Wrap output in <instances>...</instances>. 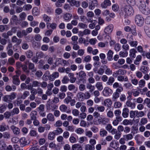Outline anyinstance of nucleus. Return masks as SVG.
I'll return each instance as SVG.
<instances>
[{
	"mask_svg": "<svg viewBox=\"0 0 150 150\" xmlns=\"http://www.w3.org/2000/svg\"><path fill=\"white\" fill-rule=\"evenodd\" d=\"M119 8V6L117 4H113L112 6V9L115 12L117 11L118 10Z\"/></svg>",
	"mask_w": 150,
	"mask_h": 150,
	"instance_id": "338daca9",
	"label": "nucleus"
},
{
	"mask_svg": "<svg viewBox=\"0 0 150 150\" xmlns=\"http://www.w3.org/2000/svg\"><path fill=\"white\" fill-rule=\"evenodd\" d=\"M78 26L80 28L82 29H85L87 28V25L82 23H79L78 24Z\"/></svg>",
	"mask_w": 150,
	"mask_h": 150,
	"instance_id": "774afa93",
	"label": "nucleus"
},
{
	"mask_svg": "<svg viewBox=\"0 0 150 150\" xmlns=\"http://www.w3.org/2000/svg\"><path fill=\"white\" fill-rule=\"evenodd\" d=\"M68 76L70 78L69 81L71 83H74L76 80V78L74 77V74L73 73H70L68 74Z\"/></svg>",
	"mask_w": 150,
	"mask_h": 150,
	"instance_id": "f3484780",
	"label": "nucleus"
},
{
	"mask_svg": "<svg viewBox=\"0 0 150 150\" xmlns=\"http://www.w3.org/2000/svg\"><path fill=\"white\" fill-rule=\"evenodd\" d=\"M95 87L99 91H102L103 88V83L100 82H96L95 84Z\"/></svg>",
	"mask_w": 150,
	"mask_h": 150,
	"instance_id": "412c9836",
	"label": "nucleus"
},
{
	"mask_svg": "<svg viewBox=\"0 0 150 150\" xmlns=\"http://www.w3.org/2000/svg\"><path fill=\"white\" fill-rule=\"evenodd\" d=\"M19 110L18 108H14L11 111V113L13 115L18 114L19 113Z\"/></svg>",
	"mask_w": 150,
	"mask_h": 150,
	"instance_id": "de8ad7c7",
	"label": "nucleus"
},
{
	"mask_svg": "<svg viewBox=\"0 0 150 150\" xmlns=\"http://www.w3.org/2000/svg\"><path fill=\"white\" fill-rule=\"evenodd\" d=\"M72 150H82V148L81 145L79 144H76L72 146Z\"/></svg>",
	"mask_w": 150,
	"mask_h": 150,
	"instance_id": "5701e85b",
	"label": "nucleus"
},
{
	"mask_svg": "<svg viewBox=\"0 0 150 150\" xmlns=\"http://www.w3.org/2000/svg\"><path fill=\"white\" fill-rule=\"evenodd\" d=\"M19 17L21 20H24L26 16V14L24 12H23L19 14Z\"/></svg>",
	"mask_w": 150,
	"mask_h": 150,
	"instance_id": "052dcab7",
	"label": "nucleus"
},
{
	"mask_svg": "<svg viewBox=\"0 0 150 150\" xmlns=\"http://www.w3.org/2000/svg\"><path fill=\"white\" fill-rule=\"evenodd\" d=\"M144 31L147 36L150 38V28L145 26L144 27Z\"/></svg>",
	"mask_w": 150,
	"mask_h": 150,
	"instance_id": "a19ab883",
	"label": "nucleus"
},
{
	"mask_svg": "<svg viewBox=\"0 0 150 150\" xmlns=\"http://www.w3.org/2000/svg\"><path fill=\"white\" fill-rule=\"evenodd\" d=\"M115 79L112 77H110L108 79V81L107 82V84L108 85L111 86L114 82Z\"/></svg>",
	"mask_w": 150,
	"mask_h": 150,
	"instance_id": "8fccbe9b",
	"label": "nucleus"
},
{
	"mask_svg": "<svg viewBox=\"0 0 150 150\" xmlns=\"http://www.w3.org/2000/svg\"><path fill=\"white\" fill-rule=\"evenodd\" d=\"M117 79L118 81L121 82L123 81H128V79L127 77L124 78V77L122 75L118 76L117 77Z\"/></svg>",
	"mask_w": 150,
	"mask_h": 150,
	"instance_id": "c756f323",
	"label": "nucleus"
},
{
	"mask_svg": "<svg viewBox=\"0 0 150 150\" xmlns=\"http://www.w3.org/2000/svg\"><path fill=\"white\" fill-rule=\"evenodd\" d=\"M114 26L112 24H110L106 26L104 28V31L106 34H110L112 31Z\"/></svg>",
	"mask_w": 150,
	"mask_h": 150,
	"instance_id": "7ed1b4c3",
	"label": "nucleus"
},
{
	"mask_svg": "<svg viewBox=\"0 0 150 150\" xmlns=\"http://www.w3.org/2000/svg\"><path fill=\"white\" fill-rule=\"evenodd\" d=\"M137 52L136 50L134 49H132L130 50L129 51V56L133 58L135 57L136 53Z\"/></svg>",
	"mask_w": 150,
	"mask_h": 150,
	"instance_id": "7c9ffc66",
	"label": "nucleus"
},
{
	"mask_svg": "<svg viewBox=\"0 0 150 150\" xmlns=\"http://www.w3.org/2000/svg\"><path fill=\"white\" fill-rule=\"evenodd\" d=\"M112 93V90L108 87H105L102 91V93L103 96H108L110 94H111Z\"/></svg>",
	"mask_w": 150,
	"mask_h": 150,
	"instance_id": "20e7f679",
	"label": "nucleus"
},
{
	"mask_svg": "<svg viewBox=\"0 0 150 150\" xmlns=\"http://www.w3.org/2000/svg\"><path fill=\"white\" fill-rule=\"evenodd\" d=\"M39 10L38 8L35 7L32 9V13L34 16H37L39 14Z\"/></svg>",
	"mask_w": 150,
	"mask_h": 150,
	"instance_id": "58836bf2",
	"label": "nucleus"
},
{
	"mask_svg": "<svg viewBox=\"0 0 150 150\" xmlns=\"http://www.w3.org/2000/svg\"><path fill=\"white\" fill-rule=\"evenodd\" d=\"M83 95L85 100L89 99L91 96L90 93L88 91L83 93Z\"/></svg>",
	"mask_w": 150,
	"mask_h": 150,
	"instance_id": "37998d69",
	"label": "nucleus"
},
{
	"mask_svg": "<svg viewBox=\"0 0 150 150\" xmlns=\"http://www.w3.org/2000/svg\"><path fill=\"white\" fill-rule=\"evenodd\" d=\"M126 71L122 69H119L117 71L114 72L113 73L112 76L115 77H117V76L123 75L126 73Z\"/></svg>",
	"mask_w": 150,
	"mask_h": 150,
	"instance_id": "39448f33",
	"label": "nucleus"
},
{
	"mask_svg": "<svg viewBox=\"0 0 150 150\" xmlns=\"http://www.w3.org/2000/svg\"><path fill=\"white\" fill-rule=\"evenodd\" d=\"M70 4L71 6H75L76 7H78L80 6V2L79 1L73 0Z\"/></svg>",
	"mask_w": 150,
	"mask_h": 150,
	"instance_id": "bb28decb",
	"label": "nucleus"
},
{
	"mask_svg": "<svg viewBox=\"0 0 150 150\" xmlns=\"http://www.w3.org/2000/svg\"><path fill=\"white\" fill-rule=\"evenodd\" d=\"M112 101L109 98L105 99L104 101V105L108 107H110L112 104Z\"/></svg>",
	"mask_w": 150,
	"mask_h": 150,
	"instance_id": "f8f14e48",
	"label": "nucleus"
},
{
	"mask_svg": "<svg viewBox=\"0 0 150 150\" xmlns=\"http://www.w3.org/2000/svg\"><path fill=\"white\" fill-rule=\"evenodd\" d=\"M126 104L128 107L130 108L131 109H134L135 108L136 105L135 103H132L130 100L127 101Z\"/></svg>",
	"mask_w": 150,
	"mask_h": 150,
	"instance_id": "4be33fe9",
	"label": "nucleus"
},
{
	"mask_svg": "<svg viewBox=\"0 0 150 150\" xmlns=\"http://www.w3.org/2000/svg\"><path fill=\"white\" fill-rule=\"evenodd\" d=\"M43 18L45 21L47 22L50 21L51 20L50 17L46 14H44L43 15Z\"/></svg>",
	"mask_w": 150,
	"mask_h": 150,
	"instance_id": "5fc2aeb1",
	"label": "nucleus"
},
{
	"mask_svg": "<svg viewBox=\"0 0 150 150\" xmlns=\"http://www.w3.org/2000/svg\"><path fill=\"white\" fill-rule=\"evenodd\" d=\"M3 100L5 102H9L11 101L8 95H6L2 98Z\"/></svg>",
	"mask_w": 150,
	"mask_h": 150,
	"instance_id": "69168bd1",
	"label": "nucleus"
},
{
	"mask_svg": "<svg viewBox=\"0 0 150 150\" xmlns=\"http://www.w3.org/2000/svg\"><path fill=\"white\" fill-rule=\"evenodd\" d=\"M137 5L139 6V8L140 9H144L146 6L145 2L142 0H140L138 2Z\"/></svg>",
	"mask_w": 150,
	"mask_h": 150,
	"instance_id": "c85d7f7f",
	"label": "nucleus"
},
{
	"mask_svg": "<svg viewBox=\"0 0 150 150\" xmlns=\"http://www.w3.org/2000/svg\"><path fill=\"white\" fill-rule=\"evenodd\" d=\"M123 137L125 138L127 140H131L133 138V136L132 134H129L123 136Z\"/></svg>",
	"mask_w": 150,
	"mask_h": 150,
	"instance_id": "09e8293b",
	"label": "nucleus"
},
{
	"mask_svg": "<svg viewBox=\"0 0 150 150\" xmlns=\"http://www.w3.org/2000/svg\"><path fill=\"white\" fill-rule=\"evenodd\" d=\"M69 81V78L68 76H64L62 80V83L63 84L67 83Z\"/></svg>",
	"mask_w": 150,
	"mask_h": 150,
	"instance_id": "864d4df0",
	"label": "nucleus"
},
{
	"mask_svg": "<svg viewBox=\"0 0 150 150\" xmlns=\"http://www.w3.org/2000/svg\"><path fill=\"white\" fill-rule=\"evenodd\" d=\"M131 120H129L128 119H125L122 121V124L125 125H132V123L131 122Z\"/></svg>",
	"mask_w": 150,
	"mask_h": 150,
	"instance_id": "a18cd8bd",
	"label": "nucleus"
},
{
	"mask_svg": "<svg viewBox=\"0 0 150 150\" xmlns=\"http://www.w3.org/2000/svg\"><path fill=\"white\" fill-rule=\"evenodd\" d=\"M86 87L87 89L89 90L90 92L92 93L95 89V87L94 86L90 84H87L86 86Z\"/></svg>",
	"mask_w": 150,
	"mask_h": 150,
	"instance_id": "473e14b6",
	"label": "nucleus"
},
{
	"mask_svg": "<svg viewBox=\"0 0 150 150\" xmlns=\"http://www.w3.org/2000/svg\"><path fill=\"white\" fill-rule=\"evenodd\" d=\"M72 17L71 14L69 13H67L64 14L63 16V18L64 21H69Z\"/></svg>",
	"mask_w": 150,
	"mask_h": 150,
	"instance_id": "2eb2a0df",
	"label": "nucleus"
},
{
	"mask_svg": "<svg viewBox=\"0 0 150 150\" xmlns=\"http://www.w3.org/2000/svg\"><path fill=\"white\" fill-rule=\"evenodd\" d=\"M47 120L53 122L55 120L54 117L52 113H48L47 116Z\"/></svg>",
	"mask_w": 150,
	"mask_h": 150,
	"instance_id": "393cba45",
	"label": "nucleus"
},
{
	"mask_svg": "<svg viewBox=\"0 0 150 150\" xmlns=\"http://www.w3.org/2000/svg\"><path fill=\"white\" fill-rule=\"evenodd\" d=\"M29 69L31 70L32 72H35L36 71V69L35 68V65L34 64L30 62L28 65Z\"/></svg>",
	"mask_w": 150,
	"mask_h": 150,
	"instance_id": "72a5a7b5",
	"label": "nucleus"
},
{
	"mask_svg": "<svg viewBox=\"0 0 150 150\" xmlns=\"http://www.w3.org/2000/svg\"><path fill=\"white\" fill-rule=\"evenodd\" d=\"M4 117L6 119H9L11 115V112H10L9 111L6 112L4 114Z\"/></svg>",
	"mask_w": 150,
	"mask_h": 150,
	"instance_id": "4d7b16f0",
	"label": "nucleus"
},
{
	"mask_svg": "<svg viewBox=\"0 0 150 150\" xmlns=\"http://www.w3.org/2000/svg\"><path fill=\"white\" fill-rule=\"evenodd\" d=\"M37 112L35 110L32 111L30 114V119L31 120H35L37 118Z\"/></svg>",
	"mask_w": 150,
	"mask_h": 150,
	"instance_id": "aec40b11",
	"label": "nucleus"
},
{
	"mask_svg": "<svg viewBox=\"0 0 150 150\" xmlns=\"http://www.w3.org/2000/svg\"><path fill=\"white\" fill-rule=\"evenodd\" d=\"M113 52L111 50H109L107 54V59L109 61L112 60V55Z\"/></svg>",
	"mask_w": 150,
	"mask_h": 150,
	"instance_id": "b1692460",
	"label": "nucleus"
},
{
	"mask_svg": "<svg viewBox=\"0 0 150 150\" xmlns=\"http://www.w3.org/2000/svg\"><path fill=\"white\" fill-rule=\"evenodd\" d=\"M67 107L64 104H62L59 107L60 110L62 112H67V113H69L70 112H68L67 111Z\"/></svg>",
	"mask_w": 150,
	"mask_h": 150,
	"instance_id": "a878e982",
	"label": "nucleus"
},
{
	"mask_svg": "<svg viewBox=\"0 0 150 150\" xmlns=\"http://www.w3.org/2000/svg\"><path fill=\"white\" fill-rule=\"evenodd\" d=\"M113 87L114 88H116L117 87H119L118 88L116 89L115 92L119 93L122 91L123 90V88L122 86V85L117 82H115L113 84Z\"/></svg>",
	"mask_w": 150,
	"mask_h": 150,
	"instance_id": "423d86ee",
	"label": "nucleus"
},
{
	"mask_svg": "<svg viewBox=\"0 0 150 150\" xmlns=\"http://www.w3.org/2000/svg\"><path fill=\"white\" fill-rule=\"evenodd\" d=\"M137 110H131L129 112V117L131 118L137 117Z\"/></svg>",
	"mask_w": 150,
	"mask_h": 150,
	"instance_id": "6ab92c4d",
	"label": "nucleus"
},
{
	"mask_svg": "<svg viewBox=\"0 0 150 150\" xmlns=\"http://www.w3.org/2000/svg\"><path fill=\"white\" fill-rule=\"evenodd\" d=\"M133 100L136 103L138 104L142 103L143 101V98L141 97H139L136 98H135L133 99Z\"/></svg>",
	"mask_w": 150,
	"mask_h": 150,
	"instance_id": "49530a36",
	"label": "nucleus"
},
{
	"mask_svg": "<svg viewBox=\"0 0 150 150\" xmlns=\"http://www.w3.org/2000/svg\"><path fill=\"white\" fill-rule=\"evenodd\" d=\"M111 5V2L109 0H105L101 4V7L104 8H106L108 6Z\"/></svg>",
	"mask_w": 150,
	"mask_h": 150,
	"instance_id": "4468645a",
	"label": "nucleus"
},
{
	"mask_svg": "<svg viewBox=\"0 0 150 150\" xmlns=\"http://www.w3.org/2000/svg\"><path fill=\"white\" fill-rule=\"evenodd\" d=\"M107 133V131L103 129H100L99 132L100 136L102 137L106 136Z\"/></svg>",
	"mask_w": 150,
	"mask_h": 150,
	"instance_id": "f704fd0d",
	"label": "nucleus"
},
{
	"mask_svg": "<svg viewBox=\"0 0 150 150\" xmlns=\"http://www.w3.org/2000/svg\"><path fill=\"white\" fill-rule=\"evenodd\" d=\"M138 83L139 87L140 88H142L145 86L146 82L144 80L141 79L139 81Z\"/></svg>",
	"mask_w": 150,
	"mask_h": 150,
	"instance_id": "79ce46f5",
	"label": "nucleus"
},
{
	"mask_svg": "<svg viewBox=\"0 0 150 150\" xmlns=\"http://www.w3.org/2000/svg\"><path fill=\"white\" fill-rule=\"evenodd\" d=\"M12 83L16 85H18L20 83V81L19 79L18 76V75H14L12 77Z\"/></svg>",
	"mask_w": 150,
	"mask_h": 150,
	"instance_id": "6e6552de",
	"label": "nucleus"
},
{
	"mask_svg": "<svg viewBox=\"0 0 150 150\" xmlns=\"http://www.w3.org/2000/svg\"><path fill=\"white\" fill-rule=\"evenodd\" d=\"M36 56L38 58H43L44 55V53L42 52H37L36 53Z\"/></svg>",
	"mask_w": 150,
	"mask_h": 150,
	"instance_id": "0e129e2a",
	"label": "nucleus"
},
{
	"mask_svg": "<svg viewBox=\"0 0 150 150\" xmlns=\"http://www.w3.org/2000/svg\"><path fill=\"white\" fill-rule=\"evenodd\" d=\"M119 55L120 57H126L128 55V52L127 51H120L119 53Z\"/></svg>",
	"mask_w": 150,
	"mask_h": 150,
	"instance_id": "bf43d9fd",
	"label": "nucleus"
},
{
	"mask_svg": "<svg viewBox=\"0 0 150 150\" xmlns=\"http://www.w3.org/2000/svg\"><path fill=\"white\" fill-rule=\"evenodd\" d=\"M94 146L90 144H87L85 146V150H94Z\"/></svg>",
	"mask_w": 150,
	"mask_h": 150,
	"instance_id": "e433bc0d",
	"label": "nucleus"
},
{
	"mask_svg": "<svg viewBox=\"0 0 150 150\" xmlns=\"http://www.w3.org/2000/svg\"><path fill=\"white\" fill-rule=\"evenodd\" d=\"M22 68L23 71L27 74H29L30 73V70L28 68V67L26 65H23L22 66Z\"/></svg>",
	"mask_w": 150,
	"mask_h": 150,
	"instance_id": "3c124183",
	"label": "nucleus"
},
{
	"mask_svg": "<svg viewBox=\"0 0 150 150\" xmlns=\"http://www.w3.org/2000/svg\"><path fill=\"white\" fill-rule=\"evenodd\" d=\"M32 85L34 87H39L40 86V82L37 81L35 80L33 81Z\"/></svg>",
	"mask_w": 150,
	"mask_h": 150,
	"instance_id": "680f3d73",
	"label": "nucleus"
},
{
	"mask_svg": "<svg viewBox=\"0 0 150 150\" xmlns=\"http://www.w3.org/2000/svg\"><path fill=\"white\" fill-rule=\"evenodd\" d=\"M26 55L28 58H31L33 55V53L32 51L29 50L25 53Z\"/></svg>",
	"mask_w": 150,
	"mask_h": 150,
	"instance_id": "c03bdc74",
	"label": "nucleus"
},
{
	"mask_svg": "<svg viewBox=\"0 0 150 150\" xmlns=\"http://www.w3.org/2000/svg\"><path fill=\"white\" fill-rule=\"evenodd\" d=\"M20 145L22 147H23L28 145L29 143H28L27 141L24 137L21 138L19 140Z\"/></svg>",
	"mask_w": 150,
	"mask_h": 150,
	"instance_id": "1a4fd4ad",
	"label": "nucleus"
},
{
	"mask_svg": "<svg viewBox=\"0 0 150 150\" xmlns=\"http://www.w3.org/2000/svg\"><path fill=\"white\" fill-rule=\"evenodd\" d=\"M140 70L144 74H146L148 71V67H146L142 66L141 67Z\"/></svg>",
	"mask_w": 150,
	"mask_h": 150,
	"instance_id": "13d9d810",
	"label": "nucleus"
},
{
	"mask_svg": "<svg viewBox=\"0 0 150 150\" xmlns=\"http://www.w3.org/2000/svg\"><path fill=\"white\" fill-rule=\"evenodd\" d=\"M59 76V74L57 72L53 73L50 76V79L52 81H54L56 78H57Z\"/></svg>",
	"mask_w": 150,
	"mask_h": 150,
	"instance_id": "dca6fc26",
	"label": "nucleus"
},
{
	"mask_svg": "<svg viewBox=\"0 0 150 150\" xmlns=\"http://www.w3.org/2000/svg\"><path fill=\"white\" fill-rule=\"evenodd\" d=\"M120 93L117 92H115L112 94V99L113 101H115L120 97Z\"/></svg>",
	"mask_w": 150,
	"mask_h": 150,
	"instance_id": "cd10ccee",
	"label": "nucleus"
},
{
	"mask_svg": "<svg viewBox=\"0 0 150 150\" xmlns=\"http://www.w3.org/2000/svg\"><path fill=\"white\" fill-rule=\"evenodd\" d=\"M134 10L133 7L129 5H126L121 8L120 14L121 15L125 14V15L130 16L133 15Z\"/></svg>",
	"mask_w": 150,
	"mask_h": 150,
	"instance_id": "f257e3e1",
	"label": "nucleus"
},
{
	"mask_svg": "<svg viewBox=\"0 0 150 150\" xmlns=\"http://www.w3.org/2000/svg\"><path fill=\"white\" fill-rule=\"evenodd\" d=\"M96 107V110L100 112H103L105 110V108L104 106L97 105Z\"/></svg>",
	"mask_w": 150,
	"mask_h": 150,
	"instance_id": "603ef678",
	"label": "nucleus"
},
{
	"mask_svg": "<svg viewBox=\"0 0 150 150\" xmlns=\"http://www.w3.org/2000/svg\"><path fill=\"white\" fill-rule=\"evenodd\" d=\"M97 5V0H93L89 3L88 6L89 8L91 10L93 9L95 6Z\"/></svg>",
	"mask_w": 150,
	"mask_h": 150,
	"instance_id": "9d476101",
	"label": "nucleus"
},
{
	"mask_svg": "<svg viewBox=\"0 0 150 150\" xmlns=\"http://www.w3.org/2000/svg\"><path fill=\"white\" fill-rule=\"evenodd\" d=\"M129 110L127 108H124L123 109L122 112V115L123 117L126 118L129 116Z\"/></svg>",
	"mask_w": 150,
	"mask_h": 150,
	"instance_id": "ddd939ff",
	"label": "nucleus"
},
{
	"mask_svg": "<svg viewBox=\"0 0 150 150\" xmlns=\"http://www.w3.org/2000/svg\"><path fill=\"white\" fill-rule=\"evenodd\" d=\"M122 106V103L119 101H116L114 103L113 107L115 108H119Z\"/></svg>",
	"mask_w": 150,
	"mask_h": 150,
	"instance_id": "2f4dec72",
	"label": "nucleus"
},
{
	"mask_svg": "<svg viewBox=\"0 0 150 150\" xmlns=\"http://www.w3.org/2000/svg\"><path fill=\"white\" fill-rule=\"evenodd\" d=\"M79 88L80 91H83L86 89V85L84 84L81 83L79 85Z\"/></svg>",
	"mask_w": 150,
	"mask_h": 150,
	"instance_id": "e2e57ef3",
	"label": "nucleus"
},
{
	"mask_svg": "<svg viewBox=\"0 0 150 150\" xmlns=\"http://www.w3.org/2000/svg\"><path fill=\"white\" fill-rule=\"evenodd\" d=\"M54 132L56 135H57L62 133L63 132V130L62 128L58 127Z\"/></svg>",
	"mask_w": 150,
	"mask_h": 150,
	"instance_id": "4c0bfd02",
	"label": "nucleus"
},
{
	"mask_svg": "<svg viewBox=\"0 0 150 150\" xmlns=\"http://www.w3.org/2000/svg\"><path fill=\"white\" fill-rule=\"evenodd\" d=\"M103 67L104 69L105 73L106 74L109 75L112 74V69L108 67V66L106 65H104Z\"/></svg>",
	"mask_w": 150,
	"mask_h": 150,
	"instance_id": "9b49d317",
	"label": "nucleus"
},
{
	"mask_svg": "<svg viewBox=\"0 0 150 150\" xmlns=\"http://www.w3.org/2000/svg\"><path fill=\"white\" fill-rule=\"evenodd\" d=\"M76 97L77 99L79 101H83L85 100L83 92H80L78 93Z\"/></svg>",
	"mask_w": 150,
	"mask_h": 150,
	"instance_id": "a211bd4d",
	"label": "nucleus"
},
{
	"mask_svg": "<svg viewBox=\"0 0 150 150\" xmlns=\"http://www.w3.org/2000/svg\"><path fill=\"white\" fill-rule=\"evenodd\" d=\"M6 126L4 123H3L0 125V131L3 132L7 130Z\"/></svg>",
	"mask_w": 150,
	"mask_h": 150,
	"instance_id": "ea45409f",
	"label": "nucleus"
},
{
	"mask_svg": "<svg viewBox=\"0 0 150 150\" xmlns=\"http://www.w3.org/2000/svg\"><path fill=\"white\" fill-rule=\"evenodd\" d=\"M55 135L54 131L50 132L48 134V138L50 140H52L55 138Z\"/></svg>",
	"mask_w": 150,
	"mask_h": 150,
	"instance_id": "c9c22d12",
	"label": "nucleus"
},
{
	"mask_svg": "<svg viewBox=\"0 0 150 150\" xmlns=\"http://www.w3.org/2000/svg\"><path fill=\"white\" fill-rule=\"evenodd\" d=\"M13 134L15 135H18L20 132V129L14 125H12L10 127Z\"/></svg>",
	"mask_w": 150,
	"mask_h": 150,
	"instance_id": "0eeeda50",
	"label": "nucleus"
},
{
	"mask_svg": "<svg viewBox=\"0 0 150 150\" xmlns=\"http://www.w3.org/2000/svg\"><path fill=\"white\" fill-rule=\"evenodd\" d=\"M135 22L138 26H141L144 23V18L141 15H137L135 17Z\"/></svg>",
	"mask_w": 150,
	"mask_h": 150,
	"instance_id": "f03ea898",
	"label": "nucleus"
},
{
	"mask_svg": "<svg viewBox=\"0 0 150 150\" xmlns=\"http://www.w3.org/2000/svg\"><path fill=\"white\" fill-rule=\"evenodd\" d=\"M29 95V92L28 91H25L24 92L23 95L21 98L23 99H25Z\"/></svg>",
	"mask_w": 150,
	"mask_h": 150,
	"instance_id": "6e6d98bb",
	"label": "nucleus"
}]
</instances>
